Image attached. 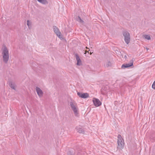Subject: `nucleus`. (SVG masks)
<instances>
[{"mask_svg": "<svg viewBox=\"0 0 155 155\" xmlns=\"http://www.w3.org/2000/svg\"><path fill=\"white\" fill-rule=\"evenodd\" d=\"M149 49V48H147V50H148Z\"/></svg>", "mask_w": 155, "mask_h": 155, "instance_id": "obj_22", "label": "nucleus"}, {"mask_svg": "<svg viewBox=\"0 0 155 155\" xmlns=\"http://www.w3.org/2000/svg\"><path fill=\"white\" fill-rule=\"evenodd\" d=\"M77 94L80 97L83 98H86L88 97H89L88 94L86 93H82L78 92Z\"/></svg>", "mask_w": 155, "mask_h": 155, "instance_id": "obj_5", "label": "nucleus"}, {"mask_svg": "<svg viewBox=\"0 0 155 155\" xmlns=\"http://www.w3.org/2000/svg\"><path fill=\"white\" fill-rule=\"evenodd\" d=\"M112 66V63L110 61H107L106 63L105 66L107 68L110 67Z\"/></svg>", "mask_w": 155, "mask_h": 155, "instance_id": "obj_13", "label": "nucleus"}, {"mask_svg": "<svg viewBox=\"0 0 155 155\" xmlns=\"http://www.w3.org/2000/svg\"><path fill=\"white\" fill-rule=\"evenodd\" d=\"M3 61L5 63H7L9 59L8 51L7 48L5 46L2 48Z\"/></svg>", "mask_w": 155, "mask_h": 155, "instance_id": "obj_1", "label": "nucleus"}, {"mask_svg": "<svg viewBox=\"0 0 155 155\" xmlns=\"http://www.w3.org/2000/svg\"><path fill=\"white\" fill-rule=\"evenodd\" d=\"M72 110H73L75 115L77 116L78 114V107L73 108Z\"/></svg>", "mask_w": 155, "mask_h": 155, "instance_id": "obj_12", "label": "nucleus"}, {"mask_svg": "<svg viewBox=\"0 0 155 155\" xmlns=\"http://www.w3.org/2000/svg\"><path fill=\"white\" fill-rule=\"evenodd\" d=\"M76 58L77 61V64L78 65H81L82 64L81 61L80 59L79 56L77 54H75Z\"/></svg>", "mask_w": 155, "mask_h": 155, "instance_id": "obj_9", "label": "nucleus"}, {"mask_svg": "<svg viewBox=\"0 0 155 155\" xmlns=\"http://www.w3.org/2000/svg\"><path fill=\"white\" fill-rule=\"evenodd\" d=\"M68 155H73V154H71L70 155H69V154H68Z\"/></svg>", "mask_w": 155, "mask_h": 155, "instance_id": "obj_23", "label": "nucleus"}, {"mask_svg": "<svg viewBox=\"0 0 155 155\" xmlns=\"http://www.w3.org/2000/svg\"><path fill=\"white\" fill-rule=\"evenodd\" d=\"M93 101L94 106L96 107H98L101 104V102L98 99L96 98H93Z\"/></svg>", "mask_w": 155, "mask_h": 155, "instance_id": "obj_6", "label": "nucleus"}, {"mask_svg": "<svg viewBox=\"0 0 155 155\" xmlns=\"http://www.w3.org/2000/svg\"><path fill=\"white\" fill-rule=\"evenodd\" d=\"M27 24L29 28H30V27L31 25V23L29 21V20H27Z\"/></svg>", "mask_w": 155, "mask_h": 155, "instance_id": "obj_18", "label": "nucleus"}, {"mask_svg": "<svg viewBox=\"0 0 155 155\" xmlns=\"http://www.w3.org/2000/svg\"><path fill=\"white\" fill-rule=\"evenodd\" d=\"M133 61L132 60L130 61V63L123 64L122 65L121 68H122L124 69L125 68H127L132 66L133 65Z\"/></svg>", "mask_w": 155, "mask_h": 155, "instance_id": "obj_7", "label": "nucleus"}, {"mask_svg": "<svg viewBox=\"0 0 155 155\" xmlns=\"http://www.w3.org/2000/svg\"><path fill=\"white\" fill-rule=\"evenodd\" d=\"M88 52V53H89L88 51L87 52V51H85V52Z\"/></svg>", "mask_w": 155, "mask_h": 155, "instance_id": "obj_21", "label": "nucleus"}, {"mask_svg": "<svg viewBox=\"0 0 155 155\" xmlns=\"http://www.w3.org/2000/svg\"><path fill=\"white\" fill-rule=\"evenodd\" d=\"M76 128L77 129V131L79 133L82 134H84V130L83 129L81 128L80 126L77 127Z\"/></svg>", "mask_w": 155, "mask_h": 155, "instance_id": "obj_11", "label": "nucleus"}, {"mask_svg": "<svg viewBox=\"0 0 155 155\" xmlns=\"http://www.w3.org/2000/svg\"><path fill=\"white\" fill-rule=\"evenodd\" d=\"M124 58H127V56H126V55H125V56H124Z\"/></svg>", "mask_w": 155, "mask_h": 155, "instance_id": "obj_20", "label": "nucleus"}, {"mask_svg": "<svg viewBox=\"0 0 155 155\" xmlns=\"http://www.w3.org/2000/svg\"><path fill=\"white\" fill-rule=\"evenodd\" d=\"M53 29L54 32L58 38L61 39L63 38L61 36V33L59 29L56 26H53Z\"/></svg>", "mask_w": 155, "mask_h": 155, "instance_id": "obj_4", "label": "nucleus"}, {"mask_svg": "<svg viewBox=\"0 0 155 155\" xmlns=\"http://www.w3.org/2000/svg\"><path fill=\"white\" fill-rule=\"evenodd\" d=\"M123 35L124 36V40L125 43L128 44L130 42V37L129 33L127 31H124L123 32Z\"/></svg>", "mask_w": 155, "mask_h": 155, "instance_id": "obj_3", "label": "nucleus"}, {"mask_svg": "<svg viewBox=\"0 0 155 155\" xmlns=\"http://www.w3.org/2000/svg\"><path fill=\"white\" fill-rule=\"evenodd\" d=\"M10 87L12 89L15 90V83L11 82L9 83Z\"/></svg>", "mask_w": 155, "mask_h": 155, "instance_id": "obj_14", "label": "nucleus"}, {"mask_svg": "<svg viewBox=\"0 0 155 155\" xmlns=\"http://www.w3.org/2000/svg\"><path fill=\"white\" fill-rule=\"evenodd\" d=\"M76 20L77 21L81 23H83L84 22L81 19V18L79 16H78Z\"/></svg>", "mask_w": 155, "mask_h": 155, "instance_id": "obj_17", "label": "nucleus"}, {"mask_svg": "<svg viewBox=\"0 0 155 155\" xmlns=\"http://www.w3.org/2000/svg\"><path fill=\"white\" fill-rule=\"evenodd\" d=\"M117 148L118 149L121 150L123 148L124 145V141L122 138L121 135L119 134L117 136Z\"/></svg>", "mask_w": 155, "mask_h": 155, "instance_id": "obj_2", "label": "nucleus"}, {"mask_svg": "<svg viewBox=\"0 0 155 155\" xmlns=\"http://www.w3.org/2000/svg\"><path fill=\"white\" fill-rule=\"evenodd\" d=\"M40 3L43 4H48V2L46 0H37Z\"/></svg>", "mask_w": 155, "mask_h": 155, "instance_id": "obj_15", "label": "nucleus"}, {"mask_svg": "<svg viewBox=\"0 0 155 155\" xmlns=\"http://www.w3.org/2000/svg\"><path fill=\"white\" fill-rule=\"evenodd\" d=\"M143 37L145 39L147 40H150L151 39V38L149 35H143Z\"/></svg>", "mask_w": 155, "mask_h": 155, "instance_id": "obj_16", "label": "nucleus"}, {"mask_svg": "<svg viewBox=\"0 0 155 155\" xmlns=\"http://www.w3.org/2000/svg\"><path fill=\"white\" fill-rule=\"evenodd\" d=\"M152 87L153 89H155V81H154L152 85Z\"/></svg>", "mask_w": 155, "mask_h": 155, "instance_id": "obj_19", "label": "nucleus"}, {"mask_svg": "<svg viewBox=\"0 0 155 155\" xmlns=\"http://www.w3.org/2000/svg\"><path fill=\"white\" fill-rule=\"evenodd\" d=\"M36 91L39 97H41L42 96L43 92L39 87H36Z\"/></svg>", "mask_w": 155, "mask_h": 155, "instance_id": "obj_8", "label": "nucleus"}, {"mask_svg": "<svg viewBox=\"0 0 155 155\" xmlns=\"http://www.w3.org/2000/svg\"><path fill=\"white\" fill-rule=\"evenodd\" d=\"M70 104L72 109L78 107L76 103L74 101H71L70 102Z\"/></svg>", "mask_w": 155, "mask_h": 155, "instance_id": "obj_10", "label": "nucleus"}]
</instances>
